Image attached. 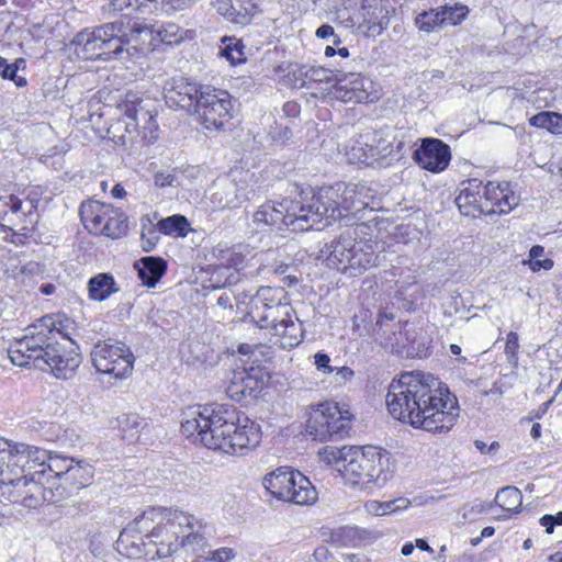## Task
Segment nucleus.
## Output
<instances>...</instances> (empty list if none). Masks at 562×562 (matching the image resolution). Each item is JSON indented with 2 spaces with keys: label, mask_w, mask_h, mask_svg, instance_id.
I'll list each match as a JSON object with an SVG mask.
<instances>
[{
  "label": "nucleus",
  "mask_w": 562,
  "mask_h": 562,
  "mask_svg": "<svg viewBox=\"0 0 562 562\" xmlns=\"http://www.w3.org/2000/svg\"><path fill=\"white\" fill-rule=\"evenodd\" d=\"M158 1L159 0H112L111 4L113 10L120 12L127 10L128 12L126 14H131L134 11H143L148 2L158 3Z\"/></svg>",
  "instance_id": "nucleus-50"
},
{
  "label": "nucleus",
  "mask_w": 562,
  "mask_h": 562,
  "mask_svg": "<svg viewBox=\"0 0 562 562\" xmlns=\"http://www.w3.org/2000/svg\"><path fill=\"white\" fill-rule=\"evenodd\" d=\"M495 502L504 510H515L521 506L522 494L517 487L507 486L497 492Z\"/></svg>",
  "instance_id": "nucleus-40"
},
{
  "label": "nucleus",
  "mask_w": 562,
  "mask_h": 562,
  "mask_svg": "<svg viewBox=\"0 0 562 562\" xmlns=\"http://www.w3.org/2000/svg\"><path fill=\"white\" fill-rule=\"evenodd\" d=\"M191 114L205 130H225L233 119L232 97L225 90L204 86Z\"/></svg>",
  "instance_id": "nucleus-12"
},
{
  "label": "nucleus",
  "mask_w": 562,
  "mask_h": 562,
  "mask_svg": "<svg viewBox=\"0 0 562 562\" xmlns=\"http://www.w3.org/2000/svg\"><path fill=\"white\" fill-rule=\"evenodd\" d=\"M162 512L158 526L151 530V537L159 539L156 554L159 558H167L179 549L183 535L193 530L195 525L201 528L202 521L179 509L162 508Z\"/></svg>",
  "instance_id": "nucleus-11"
},
{
  "label": "nucleus",
  "mask_w": 562,
  "mask_h": 562,
  "mask_svg": "<svg viewBox=\"0 0 562 562\" xmlns=\"http://www.w3.org/2000/svg\"><path fill=\"white\" fill-rule=\"evenodd\" d=\"M271 333L278 337L277 341L283 349L299 346L304 338V329L296 315L292 318H286L283 323H276Z\"/></svg>",
  "instance_id": "nucleus-28"
},
{
  "label": "nucleus",
  "mask_w": 562,
  "mask_h": 562,
  "mask_svg": "<svg viewBox=\"0 0 562 562\" xmlns=\"http://www.w3.org/2000/svg\"><path fill=\"white\" fill-rule=\"evenodd\" d=\"M159 231L165 235L186 236L189 227V222L183 215H172L161 220L158 223Z\"/></svg>",
  "instance_id": "nucleus-41"
},
{
  "label": "nucleus",
  "mask_w": 562,
  "mask_h": 562,
  "mask_svg": "<svg viewBox=\"0 0 562 562\" xmlns=\"http://www.w3.org/2000/svg\"><path fill=\"white\" fill-rule=\"evenodd\" d=\"M348 269L358 273L376 266L375 244L372 240H356V246L350 251Z\"/></svg>",
  "instance_id": "nucleus-30"
},
{
  "label": "nucleus",
  "mask_w": 562,
  "mask_h": 562,
  "mask_svg": "<svg viewBox=\"0 0 562 562\" xmlns=\"http://www.w3.org/2000/svg\"><path fill=\"white\" fill-rule=\"evenodd\" d=\"M4 79H10L15 82L18 87L26 86V79L22 76H19L16 70L11 64L4 67L3 72L1 75Z\"/></svg>",
  "instance_id": "nucleus-60"
},
{
  "label": "nucleus",
  "mask_w": 562,
  "mask_h": 562,
  "mask_svg": "<svg viewBox=\"0 0 562 562\" xmlns=\"http://www.w3.org/2000/svg\"><path fill=\"white\" fill-rule=\"evenodd\" d=\"M142 282L147 286H155L165 274L167 263L158 257H144L134 265Z\"/></svg>",
  "instance_id": "nucleus-31"
},
{
  "label": "nucleus",
  "mask_w": 562,
  "mask_h": 562,
  "mask_svg": "<svg viewBox=\"0 0 562 562\" xmlns=\"http://www.w3.org/2000/svg\"><path fill=\"white\" fill-rule=\"evenodd\" d=\"M440 12L443 25H458L467 18L469 9L464 4L456 3L440 7Z\"/></svg>",
  "instance_id": "nucleus-46"
},
{
  "label": "nucleus",
  "mask_w": 562,
  "mask_h": 562,
  "mask_svg": "<svg viewBox=\"0 0 562 562\" xmlns=\"http://www.w3.org/2000/svg\"><path fill=\"white\" fill-rule=\"evenodd\" d=\"M234 558L232 549L221 548L212 552V560L217 562H227Z\"/></svg>",
  "instance_id": "nucleus-62"
},
{
  "label": "nucleus",
  "mask_w": 562,
  "mask_h": 562,
  "mask_svg": "<svg viewBox=\"0 0 562 562\" xmlns=\"http://www.w3.org/2000/svg\"><path fill=\"white\" fill-rule=\"evenodd\" d=\"M411 501L406 497H398L392 501L383 502L384 515L393 514L403 509H407Z\"/></svg>",
  "instance_id": "nucleus-56"
},
{
  "label": "nucleus",
  "mask_w": 562,
  "mask_h": 562,
  "mask_svg": "<svg viewBox=\"0 0 562 562\" xmlns=\"http://www.w3.org/2000/svg\"><path fill=\"white\" fill-rule=\"evenodd\" d=\"M533 272L540 270H550L553 267V260L551 258H544V248L540 245H535L529 250L527 260L522 261Z\"/></svg>",
  "instance_id": "nucleus-45"
},
{
  "label": "nucleus",
  "mask_w": 562,
  "mask_h": 562,
  "mask_svg": "<svg viewBox=\"0 0 562 562\" xmlns=\"http://www.w3.org/2000/svg\"><path fill=\"white\" fill-rule=\"evenodd\" d=\"M181 431L207 449L227 454L244 456L261 441L259 425L246 416L238 417L233 406L226 404L189 407L183 413Z\"/></svg>",
  "instance_id": "nucleus-3"
},
{
  "label": "nucleus",
  "mask_w": 562,
  "mask_h": 562,
  "mask_svg": "<svg viewBox=\"0 0 562 562\" xmlns=\"http://www.w3.org/2000/svg\"><path fill=\"white\" fill-rule=\"evenodd\" d=\"M203 87L184 77L171 78L164 87L166 103L170 108H179L191 114Z\"/></svg>",
  "instance_id": "nucleus-20"
},
{
  "label": "nucleus",
  "mask_w": 562,
  "mask_h": 562,
  "mask_svg": "<svg viewBox=\"0 0 562 562\" xmlns=\"http://www.w3.org/2000/svg\"><path fill=\"white\" fill-rule=\"evenodd\" d=\"M222 260L225 262L224 265L226 267H232L233 269H236V271L239 272V268L244 263V256L241 255L240 251H237L236 249H227L223 251Z\"/></svg>",
  "instance_id": "nucleus-53"
},
{
  "label": "nucleus",
  "mask_w": 562,
  "mask_h": 562,
  "mask_svg": "<svg viewBox=\"0 0 562 562\" xmlns=\"http://www.w3.org/2000/svg\"><path fill=\"white\" fill-rule=\"evenodd\" d=\"M161 514H164L161 507H151L145 510L140 516L134 519L133 525L125 528L117 540V544L121 546L125 541H127L131 532L137 531L139 533H146V537L154 542L157 548L159 547V539H155L151 537V530L158 526V521H160Z\"/></svg>",
  "instance_id": "nucleus-27"
},
{
  "label": "nucleus",
  "mask_w": 562,
  "mask_h": 562,
  "mask_svg": "<svg viewBox=\"0 0 562 562\" xmlns=\"http://www.w3.org/2000/svg\"><path fill=\"white\" fill-rule=\"evenodd\" d=\"M237 181H225L211 195V202L216 209L238 207Z\"/></svg>",
  "instance_id": "nucleus-35"
},
{
  "label": "nucleus",
  "mask_w": 562,
  "mask_h": 562,
  "mask_svg": "<svg viewBox=\"0 0 562 562\" xmlns=\"http://www.w3.org/2000/svg\"><path fill=\"white\" fill-rule=\"evenodd\" d=\"M4 210L0 211V225L10 231H27L37 220L36 202L22 200L14 194L0 198Z\"/></svg>",
  "instance_id": "nucleus-16"
},
{
  "label": "nucleus",
  "mask_w": 562,
  "mask_h": 562,
  "mask_svg": "<svg viewBox=\"0 0 562 562\" xmlns=\"http://www.w3.org/2000/svg\"><path fill=\"white\" fill-rule=\"evenodd\" d=\"M414 160L423 169L431 172L443 171L451 159L450 147L438 138H425L413 154Z\"/></svg>",
  "instance_id": "nucleus-22"
},
{
  "label": "nucleus",
  "mask_w": 562,
  "mask_h": 562,
  "mask_svg": "<svg viewBox=\"0 0 562 562\" xmlns=\"http://www.w3.org/2000/svg\"><path fill=\"white\" fill-rule=\"evenodd\" d=\"M334 373H335V381L338 384H345L348 381L352 380L355 376V372L351 368L344 366V367H334Z\"/></svg>",
  "instance_id": "nucleus-59"
},
{
  "label": "nucleus",
  "mask_w": 562,
  "mask_h": 562,
  "mask_svg": "<svg viewBox=\"0 0 562 562\" xmlns=\"http://www.w3.org/2000/svg\"><path fill=\"white\" fill-rule=\"evenodd\" d=\"M385 402L395 419L429 432L450 430L459 416L457 397L449 389L432 374L419 371L394 379Z\"/></svg>",
  "instance_id": "nucleus-1"
},
{
  "label": "nucleus",
  "mask_w": 562,
  "mask_h": 562,
  "mask_svg": "<svg viewBox=\"0 0 562 562\" xmlns=\"http://www.w3.org/2000/svg\"><path fill=\"white\" fill-rule=\"evenodd\" d=\"M295 315L294 310L291 304L288 302L283 305H280L270 311L260 313L262 318H250L257 326L260 328H270L273 329L276 323H283L286 318H292Z\"/></svg>",
  "instance_id": "nucleus-36"
},
{
  "label": "nucleus",
  "mask_w": 562,
  "mask_h": 562,
  "mask_svg": "<svg viewBox=\"0 0 562 562\" xmlns=\"http://www.w3.org/2000/svg\"><path fill=\"white\" fill-rule=\"evenodd\" d=\"M301 74L306 80L314 82H329L338 77L337 75H334L331 70L319 66L303 67L301 68Z\"/></svg>",
  "instance_id": "nucleus-49"
},
{
  "label": "nucleus",
  "mask_w": 562,
  "mask_h": 562,
  "mask_svg": "<svg viewBox=\"0 0 562 562\" xmlns=\"http://www.w3.org/2000/svg\"><path fill=\"white\" fill-rule=\"evenodd\" d=\"M402 140H396L395 137L383 135L382 132H367L360 136L357 146L352 148L353 151H361L358 159L367 165L374 162L386 161L390 164L393 160H398L403 156Z\"/></svg>",
  "instance_id": "nucleus-15"
},
{
  "label": "nucleus",
  "mask_w": 562,
  "mask_h": 562,
  "mask_svg": "<svg viewBox=\"0 0 562 562\" xmlns=\"http://www.w3.org/2000/svg\"><path fill=\"white\" fill-rule=\"evenodd\" d=\"M105 220V224L102 227L103 235L111 238H119L125 234L127 229V222L123 213L112 206V212L109 213L108 218Z\"/></svg>",
  "instance_id": "nucleus-39"
},
{
  "label": "nucleus",
  "mask_w": 562,
  "mask_h": 562,
  "mask_svg": "<svg viewBox=\"0 0 562 562\" xmlns=\"http://www.w3.org/2000/svg\"><path fill=\"white\" fill-rule=\"evenodd\" d=\"M288 302L286 292L283 288L262 286L250 299L248 316L250 318H262L260 313L270 311Z\"/></svg>",
  "instance_id": "nucleus-26"
},
{
  "label": "nucleus",
  "mask_w": 562,
  "mask_h": 562,
  "mask_svg": "<svg viewBox=\"0 0 562 562\" xmlns=\"http://www.w3.org/2000/svg\"><path fill=\"white\" fill-rule=\"evenodd\" d=\"M203 526L199 528V525H195L193 530H189L187 535H183L181 541L179 542V548H186L187 550H191L193 553L201 555L205 551L206 539L202 533Z\"/></svg>",
  "instance_id": "nucleus-42"
},
{
  "label": "nucleus",
  "mask_w": 562,
  "mask_h": 562,
  "mask_svg": "<svg viewBox=\"0 0 562 562\" xmlns=\"http://www.w3.org/2000/svg\"><path fill=\"white\" fill-rule=\"evenodd\" d=\"M10 459V442L0 438V483L4 486L12 477L8 472V463Z\"/></svg>",
  "instance_id": "nucleus-51"
},
{
  "label": "nucleus",
  "mask_w": 562,
  "mask_h": 562,
  "mask_svg": "<svg viewBox=\"0 0 562 562\" xmlns=\"http://www.w3.org/2000/svg\"><path fill=\"white\" fill-rule=\"evenodd\" d=\"M74 458L63 457L58 454H52L48 452L46 461V471L54 473V479L63 481L66 475L68 465H71Z\"/></svg>",
  "instance_id": "nucleus-47"
},
{
  "label": "nucleus",
  "mask_w": 562,
  "mask_h": 562,
  "mask_svg": "<svg viewBox=\"0 0 562 562\" xmlns=\"http://www.w3.org/2000/svg\"><path fill=\"white\" fill-rule=\"evenodd\" d=\"M45 473L40 470L32 475L24 474L20 477H10L5 485L10 501L29 508H36L44 502H60L65 497V487L59 485L55 487L54 482L46 486L43 481Z\"/></svg>",
  "instance_id": "nucleus-10"
},
{
  "label": "nucleus",
  "mask_w": 562,
  "mask_h": 562,
  "mask_svg": "<svg viewBox=\"0 0 562 562\" xmlns=\"http://www.w3.org/2000/svg\"><path fill=\"white\" fill-rule=\"evenodd\" d=\"M330 358L328 355L323 352H317L314 356V363L317 368V370L322 371L323 373H334V367L329 364Z\"/></svg>",
  "instance_id": "nucleus-58"
},
{
  "label": "nucleus",
  "mask_w": 562,
  "mask_h": 562,
  "mask_svg": "<svg viewBox=\"0 0 562 562\" xmlns=\"http://www.w3.org/2000/svg\"><path fill=\"white\" fill-rule=\"evenodd\" d=\"M463 188L456 198V204L459 211L471 217H477L485 214L483 184L477 179H470L463 183Z\"/></svg>",
  "instance_id": "nucleus-25"
},
{
  "label": "nucleus",
  "mask_w": 562,
  "mask_h": 562,
  "mask_svg": "<svg viewBox=\"0 0 562 562\" xmlns=\"http://www.w3.org/2000/svg\"><path fill=\"white\" fill-rule=\"evenodd\" d=\"M310 205V198L304 192L300 194L299 200L285 198L280 202H267L254 213V222L279 229L291 227L293 232H304L314 226Z\"/></svg>",
  "instance_id": "nucleus-7"
},
{
  "label": "nucleus",
  "mask_w": 562,
  "mask_h": 562,
  "mask_svg": "<svg viewBox=\"0 0 562 562\" xmlns=\"http://www.w3.org/2000/svg\"><path fill=\"white\" fill-rule=\"evenodd\" d=\"M213 5L216 8L217 12H220L226 19L228 18V13H231L234 7L231 3V0H214Z\"/></svg>",
  "instance_id": "nucleus-63"
},
{
  "label": "nucleus",
  "mask_w": 562,
  "mask_h": 562,
  "mask_svg": "<svg viewBox=\"0 0 562 562\" xmlns=\"http://www.w3.org/2000/svg\"><path fill=\"white\" fill-rule=\"evenodd\" d=\"M358 229L359 227H350L342 231L337 238L333 239L321 249V257L325 259L329 268L341 271L348 269L350 251H352V247L356 246V239L359 235Z\"/></svg>",
  "instance_id": "nucleus-21"
},
{
  "label": "nucleus",
  "mask_w": 562,
  "mask_h": 562,
  "mask_svg": "<svg viewBox=\"0 0 562 562\" xmlns=\"http://www.w3.org/2000/svg\"><path fill=\"white\" fill-rule=\"evenodd\" d=\"M263 487L276 498L297 505H311L317 499L316 488L301 472L280 467L266 474Z\"/></svg>",
  "instance_id": "nucleus-9"
},
{
  "label": "nucleus",
  "mask_w": 562,
  "mask_h": 562,
  "mask_svg": "<svg viewBox=\"0 0 562 562\" xmlns=\"http://www.w3.org/2000/svg\"><path fill=\"white\" fill-rule=\"evenodd\" d=\"M374 538L371 530L358 526H344L331 532V541L339 547H356Z\"/></svg>",
  "instance_id": "nucleus-32"
},
{
  "label": "nucleus",
  "mask_w": 562,
  "mask_h": 562,
  "mask_svg": "<svg viewBox=\"0 0 562 562\" xmlns=\"http://www.w3.org/2000/svg\"><path fill=\"white\" fill-rule=\"evenodd\" d=\"M415 23L423 32H435L437 29L443 26L440 8L419 13L415 19Z\"/></svg>",
  "instance_id": "nucleus-44"
},
{
  "label": "nucleus",
  "mask_w": 562,
  "mask_h": 562,
  "mask_svg": "<svg viewBox=\"0 0 562 562\" xmlns=\"http://www.w3.org/2000/svg\"><path fill=\"white\" fill-rule=\"evenodd\" d=\"M224 46L221 49V55L225 57L232 65H238L246 60L244 44L236 38H224Z\"/></svg>",
  "instance_id": "nucleus-43"
},
{
  "label": "nucleus",
  "mask_w": 562,
  "mask_h": 562,
  "mask_svg": "<svg viewBox=\"0 0 562 562\" xmlns=\"http://www.w3.org/2000/svg\"><path fill=\"white\" fill-rule=\"evenodd\" d=\"M373 88V81L369 77L350 72L335 78L330 93L342 102L366 103L376 98Z\"/></svg>",
  "instance_id": "nucleus-19"
},
{
  "label": "nucleus",
  "mask_w": 562,
  "mask_h": 562,
  "mask_svg": "<svg viewBox=\"0 0 562 562\" xmlns=\"http://www.w3.org/2000/svg\"><path fill=\"white\" fill-rule=\"evenodd\" d=\"M312 221L314 225L322 220H339L352 211H360L367 205L356 186L336 183L323 187L310 196Z\"/></svg>",
  "instance_id": "nucleus-8"
},
{
  "label": "nucleus",
  "mask_w": 562,
  "mask_h": 562,
  "mask_svg": "<svg viewBox=\"0 0 562 562\" xmlns=\"http://www.w3.org/2000/svg\"><path fill=\"white\" fill-rule=\"evenodd\" d=\"M239 281V272L224 263L216 266L211 272L210 286L221 289L236 284Z\"/></svg>",
  "instance_id": "nucleus-37"
},
{
  "label": "nucleus",
  "mask_w": 562,
  "mask_h": 562,
  "mask_svg": "<svg viewBox=\"0 0 562 562\" xmlns=\"http://www.w3.org/2000/svg\"><path fill=\"white\" fill-rule=\"evenodd\" d=\"M123 24L121 22L105 23L92 31L85 30L74 38L75 53L86 60L123 59L124 54L131 55Z\"/></svg>",
  "instance_id": "nucleus-5"
},
{
  "label": "nucleus",
  "mask_w": 562,
  "mask_h": 562,
  "mask_svg": "<svg viewBox=\"0 0 562 562\" xmlns=\"http://www.w3.org/2000/svg\"><path fill=\"white\" fill-rule=\"evenodd\" d=\"M238 206L246 201H251L256 196V190L252 186H249L246 180L237 181V193Z\"/></svg>",
  "instance_id": "nucleus-54"
},
{
  "label": "nucleus",
  "mask_w": 562,
  "mask_h": 562,
  "mask_svg": "<svg viewBox=\"0 0 562 562\" xmlns=\"http://www.w3.org/2000/svg\"><path fill=\"white\" fill-rule=\"evenodd\" d=\"M154 183L158 188L173 187L178 183V177L173 171H158L154 176Z\"/></svg>",
  "instance_id": "nucleus-55"
},
{
  "label": "nucleus",
  "mask_w": 562,
  "mask_h": 562,
  "mask_svg": "<svg viewBox=\"0 0 562 562\" xmlns=\"http://www.w3.org/2000/svg\"><path fill=\"white\" fill-rule=\"evenodd\" d=\"M390 13L389 0H363L351 22L358 33L376 36L387 27Z\"/></svg>",
  "instance_id": "nucleus-18"
},
{
  "label": "nucleus",
  "mask_w": 562,
  "mask_h": 562,
  "mask_svg": "<svg viewBox=\"0 0 562 562\" xmlns=\"http://www.w3.org/2000/svg\"><path fill=\"white\" fill-rule=\"evenodd\" d=\"M485 214H506L517 205L508 182L490 181L483 186Z\"/></svg>",
  "instance_id": "nucleus-24"
},
{
  "label": "nucleus",
  "mask_w": 562,
  "mask_h": 562,
  "mask_svg": "<svg viewBox=\"0 0 562 562\" xmlns=\"http://www.w3.org/2000/svg\"><path fill=\"white\" fill-rule=\"evenodd\" d=\"M120 291L114 278L110 273H99L88 282V294L92 301L102 302Z\"/></svg>",
  "instance_id": "nucleus-33"
},
{
  "label": "nucleus",
  "mask_w": 562,
  "mask_h": 562,
  "mask_svg": "<svg viewBox=\"0 0 562 562\" xmlns=\"http://www.w3.org/2000/svg\"><path fill=\"white\" fill-rule=\"evenodd\" d=\"M67 470L68 471H66L63 482L78 490L89 485L93 476L92 467L85 460L74 459L71 465H68Z\"/></svg>",
  "instance_id": "nucleus-34"
},
{
  "label": "nucleus",
  "mask_w": 562,
  "mask_h": 562,
  "mask_svg": "<svg viewBox=\"0 0 562 562\" xmlns=\"http://www.w3.org/2000/svg\"><path fill=\"white\" fill-rule=\"evenodd\" d=\"M367 514L372 516H384L383 502L371 499L364 503L363 506Z\"/></svg>",
  "instance_id": "nucleus-61"
},
{
  "label": "nucleus",
  "mask_w": 562,
  "mask_h": 562,
  "mask_svg": "<svg viewBox=\"0 0 562 562\" xmlns=\"http://www.w3.org/2000/svg\"><path fill=\"white\" fill-rule=\"evenodd\" d=\"M518 350H519L518 334L515 331H509L507 334L506 345H505V353H506L509 362L517 361Z\"/></svg>",
  "instance_id": "nucleus-52"
},
{
  "label": "nucleus",
  "mask_w": 562,
  "mask_h": 562,
  "mask_svg": "<svg viewBox=\"0 0 562 562\" xmlns=\"http://www.w3.org/2000/svg\"><path fill=\"white\" fill-rule=\"evenodd\" d=\"M530 125L546 128L554 135H562V115L555 112H540L530 120Z\"/></svg>",
  "instance_id": "nucleus-38"
},
{
  "label": "nucleus",
  "mask_w": 562,
  "mask_h": 562,
  "mask_svg": "<svg viewBox=\"0 0 562 562\" xmlns=\"http://www.w3.org/2000/svg\"><path fill=\"white\" fill-rule=\"evenodd\" d=\"M112 212V205L100 203L98 201H88L81 204L79 213L86 227L95 234H102V227L105 224L109 213Z\"/></svg>",
  "instance_id": "nucleus-29"
},
{
  "label": "nucleus",
  "mask_w": 562,
  "mask_h": 562,
  "mask_svg": "<svg viewBox=\"0 0 562 562\" xmlns=\"http://www.w3.org/2000/svg\"><path fill=\"white\" fill-rule=\"evenodd\" d=\"M157 35L165 44H178L183 40V32L181 27L175 23L162 24L157 30Z\"/></svg>",
  "instance_id": "nucleus-48"
},
{
  "label": "nucleus",
  "mask_w": 562,
  "mask_h": 562,
  "mask_svg": "<svg viewBox=\"0 0 562 562\" xmlns=\"http://www.w3.org/2000/svg\"><path fill=\"white\" fill-rule=\"evenodd\" d=\"M266 383L262 371L251 367L249 370L234 371L226 391L231 398L239 402L248 397L256 398Z\"/></svg>",
  "instance_id": "nucleus-23"
},
{
  "label": "nucleus",
  "mask_w": 562,
  "mask_h": 562,
  "mask_svg": "<svg viewBox=\"0 0 562 562\" xmlns=\"http://www.w3.org/2000/svg\"><path fill=\"white\" fill-rule=\"evenodd\" d=\"M350 414L337 403H322L310 413L306 431L318 441L341 439L350 429Z\"/></svg>",
  "instance_id": "nucleus-13"
},
{
  "label": "nucleus",
  "mask_w": 562,
  "mask_h": 562,
  "mask_svg": "<svg viewBox=\"0 0 562 562\" xmlns=\"http://www.w3.org/2000/svg\"><path fill=\"white\" fill-rule=\"evenodd\" d=\"M338 471L351 485L384 484L394 472L391 454L375 446L352 447L338 462Z\"/></svg>",
  "instance_id": "nucleus-4"
},
{
  "label": "nucleus",
  "mask_w": 562,
  "mask_h": 562,
  "mask_svg": "<svg viewBox=\"0 0 562 562\" xmlns=\"http://www.w3.org/2000/svg\"><path fill=\"white\" fill-rule=\"evenodd\" d=\"M254 13L252 10L244 9L238 10L236 7H233L231 13H228L227 20L239 25H245L250 22Z\"/></svg>",
  "instance_id": "nucleus-57"
},
{
  "label": "nucleus",
  "mask_w": 562,
  "mask_h": 562,
  "mask_svg": "<svg viewBox=\"0 0 562 562\" xmlns=\"http://www.w3.org/2000/svg\"><path fill=\"white\" fill-rule=\"evenodd\" d=\"M48 451L22 442L10 443V459L7 472L13 477L32 475L35 471L46 472Z\"/></svg>",
  "instance_id": "nucleus-17"
},
{
  "label": "nucleus",
  "mask_w": 562,
  "mask_h": 562,
  "mask_svg": "<svg viewBox=\"0 0 562 562\" xmlns=\"http://www.w3.org/2000/svg\"><path fill=\"white\" fill-rule=\"evenodd\" d=\"M123 114L122 124L125 134L120 136L121 144L134 146L137 143L149 145L158 138L155 104L149 99H143L136 93L128 92L120 104Z\"/></svg>",
  "instance_id": "nucleus-6"
},
{
  "label": "nucleus",
  "mask_w": 562,
  "mask_h": 562,
  "mask_svg": "<svg viewBox=\"0 0 562 562\" xmlns=\"http://www.w3.org/2000/svg\"><path fill=\"white\" fill-rule=\"evenodd\" d=\"M161 3L169 5L171 10H183L191 5L195 0H160Z\"/></svg>",
  "instance_id": "nucleus-64"
},
{
  "label": "nucleus",
  "mask_w": 562,
  "mask_h": 562,
  "mask_svg": "<svg viewBox=\"0 0 562 562\" xmlns=\"http://www.w3.org/2000/svg\"><path fill=\"white\" fill-rule=\"evenodd\" d=\"M69 321L45 315L25 328V334L8 348L11 362L34 366L60 380L72 379L81 364L79 347L70 338Z\"/></svg>",
  "instance_id": "nucleus-2"
},
{
  "label": "nucleus",
  "mask_w": 562,
  "mask_h": 562,
  "mask_svg": "<svg viewBox=\"0 0 562 562\" xmlns=\"http://www.w3.org/2000/svg\"><path fill=\"white\" fill-rule=\"evenodd\" d=\"M90 356L93 367L100 373L115 379H125L132 374L135 357L124 344L98 342Z\"/></svg>",
  "instance_id": "nucleus-14"
}]
</instances>
